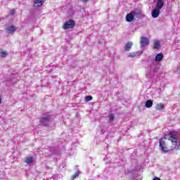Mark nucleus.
<instances>
[{"instance_id":"1","label":"nucleus","mask_w":180,"mask_h":180,"mask_svg":"<svg viewBox=\"0 0 180 180\" xmlns=\"http://www.w3.org/2000/svg\"><path fill=\"white\" fill-rule=\"evenodd\" d=\"M177 143L176 135L170 131L163 138L159 139V147L163 153H168V151H172L176 148Z\"/></svg>"},{"instance_id":"2","label":"nucleus","mask_w":180,"mask_h":180,"mask_svg":"<svg viewBox=\"0 0 180 180\" xmlns=\"http://www.w3.org/2000/svg\"><path fill=\"white\" fill-rule=\"evenodd\" d=\"M74 27H75V20L72 19H70L69 20L66 21L63 25V29L64 30H68V29H74Z\"/></svg>"},{"instance_id":"3","label":"nucleus","mask_w":180,"mask_h":180,"mask_svg":"<svg viewBox=\"0 0 180 180\" xmlns=\"http://www.w3.org/2000/svg\"><path fill=\"white\" fill-rule=\"evenodd\" d=\"M140 44L141 47H146V46L150 44V40L146 37H142L141 38Z\"/></svg>"},{"instance_id":"4","label":"nucleus","mask_w":180,"mask_h":180,"mask_svg":"<svg viewBox=\"0 0 180 180\" xmlns=\"http://www.w3.org/2000/svg\"><path fill=\"white\" fill-rule=\"evenodd\" d=\"M43 4H44V0H34V6L35 8H40V6H43Z\"/></svg>"},{"instance_id":"5","label":"nucleus","mask_w":180,"mask_h":180,"mask_svg":"<svg viewBox=\"0 0 180 180\" xmlns=\"http://www.w3.org/2000/svg\"><path fill=\"white\" fill-rule=\"evenodd\" d=\"M160 16V10L158 8H154L152 11V17L155 19Z\"/></svg>"},{"instance_id":"6","label":"nucleus","mask_w":180,"mask_h":180,"mask_svg":"<svg viewBox=\"0 0 180 180\" xmlns=\"http://www.w3.org/2000/svg\"><path fill=\"white\" fill-rule=\"evenodd\" d=\"M49 122H50V116L41 118V123L44 124V126H46Z\"/></svg>"},{"instance_id":"7","label":"nucleus","mask_w":180,"mask_h":180,"mask_svg":"<svg viewBox=\"0 0 180 180\" xmlns=\"http://www.w3.org/2000/svg\"><path fill=\"white\" fill-rule=\"evenodd\" d=\"M131 47H133V42L132 41L127 42L124 46L125 51H130V50H131Z\"/></svg>"},{"instance_id":"8","label":"nucleus","mask_w":180,"mask_h":180,"mask_svg":"<svg viewBox=\"0 0 180 180\" xmlns=\"http://www.w3.org/2000/svg\"><path fill=\"white\" fill-rule=\"evenodd\" d=\"M126 20L127 22H133V20H134V15H133V13H129L126 15Z\"/></svg>"},{"instance_id":"9","label":"nucleus","mask_w":180,"mask_h":180,"mask_svg":"<svg viewBox=\"0 0 180 180\" xmlns=\"http://www.w3.org/2000/svg\"><path fill=\"white\" fill-rule=\"evenodd\" d=\"M164 7V1L162 0H158L157 4H156V9H162Z\"/></svg>"},{"instance_id":"10","label":"nucleus","mask_w":180,"mask_h":180,"mask_svg":"<svg viewBox=\"0 0 180 180\" xmlns=\"http://www.w3.org/2000/svg\"><path fill=\"white\" fill-rule=\"evenodd\" d=\"M6 30L8 32V33H15V32H16V27L11 25L8 27Z\"/></svg>"},{"instance_id":"11","label":"nucleus","mask_w":180,"mask_h":180,"mask_svg":"<svg viewBox=\"0 0 180 180\" xmlns=\"http://www.w3.org/2000/svg\"><path fill=\"white\" fill-rule=\"evenodd\" d=\"M162 58H164V55L162 54V53H160L156 55V56L155 58V60L157 62L162 61Z\"/></svg>"},{"instance_id":"12","label":"nucleus","mask_w":180,"mask_h":180,"mask_svg":"<svg viewBox=\"0 0 180 180\" xmlns=\"http://www.w3.org/2000/svg\"><path fill=\"white\" fill-rule=\"evenodd\" d=\"M146 108H150L153 107V101L152 100H148L145 103Z\"/></svg>"},{"instance_id":"13","label":"nucleus","mask_w":180,"mask_h":180,"mask_svg":"<svg viewBox=\"0 0 180 180\" xmlns=\"http://www.w3.org/2000/svg\"><path fill=\"white\" fill-rule=\"evenodd\" d=\"M160 41H155L153 45V49L158 50V49H160Z\"/></svg>"},{"instance_id":"14","label":"nucleus","mask_w":180,"mask_h":180,"mask_svg":"<svg viewBox=\"0 0 180 180\" xmlns=\"http://www.w3.org/2000/svg\"><path fill=\"white\" fill-rule=\"evenodd\" d=\"M155 109L156 110H162V109H164V104L162 103L157 104Z\"/></svg>"},{"instance_id":"15","label":"nucleus","mask_w":180,"mask_h":180,"mask_svg":"<svg viewBox=\"0 0 180 180\" xmlns=\"http://www.w3.org/2000/svg\"><path fill=\"white\" fill-rule=\"evenodd\" d=\"M26 164H32V162H33V158L32 157H30L27 158L25 160Z\"/></svg>"},{"instance_id":"16","label":"nucleus","mask_w":180,"mask_h":180,"mask_svg":"<svg viewBox=\"0 0 180 180\" xmlns=\"http://www.w3.org/2000/svg\"><path fill=\"white\" fill-rule=\"evenodd\" d=\"M140 15H141L140 11L136 9L134 11V16H140Z\"/></svg>"},{"instance_id":"17","label":"nucleus","mask_w":180,"mask_h":180,"mask_svg":"<svg viewBox=\"0 0 180 180\" xmlns=\"http://www.w3.org/2000/svg\"><path fill=\"white\" fill-rule=\"evenodd\" d=\"M92 99H94L92 96H87L85 97V101L86 102H89V101H92Z\"/></svg>"},{"instance_id":"18","label":"nucleus","mask_w":180,"mask_h":180,"mask_svg":"<svg viewBox=\"0 0 180 180\" xmlns=\"http://www.w3.org/2000/svg\"><path fill=\"white\" fill-rule=\"evenodd\" d=\"M79 176V172H77L75 174L72 176V179H75V178H78Z\"/></svg>"},{"instance_id":"19","label":"nucleus","mask_w":180,"mask_h":180,"mask_svg":"<svg viewBox=\"0 0 180 180\" xmlns=\"http://www.w3.org/2000/svg\"><path fill=\"white\" fill-rule=\"evenodd\" d=\"M1 58H4V57H6V56H7V53H6V51H1Z\"/></svg>"},{"instance_id":"20","label":"nucleus","mask_w":180,"mask_h":180,"mask_svg":"<svg viewBox=\"0 0 180 180\" xmlns=\"http://www.w3.org/2000/svg\"><path fill=\"white\" fill-rule=\"evenodd\" d=\"M137 56V53H129L128 57H129L130 58H134V57Z\"/></svg>"},{"instance_id":"21","label":"nucleus","mask_w":180,"mask_h":180,"mask_svg":"<svg viewBox=\"0 0 180 180\" xmlns=\"http://www.w3.org/2000/svg\"><path fill=\"white\" fill-rule=\"evenodd\" d=\"M110 120H115V115L113 114H110L109 115Z\"/></svg>"},{"instance_id":"22","label":"nucleus","mask_w":180,"mask_h":180,"mask_svg":"<svg viewBox=\"0 0 180 180\" xmlns=\"http://www.w3.org/2000/svg\"><path fill=\"white\" fill-rule=\"evenodd\" d=\"M10 15H15V10H11Z\"/></svg>"},{"instance_id":"23","label":"nucleus","mask_w":180,"mask_h":180,"mask_svg":"<svg viewBox=\"0 0 180 180\" xmlns=\"http://www.w3.org/2000/svg\"><path fill=\"white\" fill-rule=\"evenodd\" d=\"M153 180H161V179H160V178H158V177H155V178L153 179Z\"/></svg>"},{"instance_id":"24","label":"nucleus","mask_w":180,"mask_h":180,"mask_svg":"<svg viewBox=\"0 0 180 180\" xmlns=\"http://www.w3.org/2000/svg\"><path fill=\"white\" fill-rule=\"evenodd\" d=\"M83 2L86 4V2H88V0H83Z\"/></svg>"},{"instance_id":"25","label":"nucleus","mask_w":180,"mask_h":180,"mask_svg":"<svg viewBox=\"0 0 180 180\" xmlns=\"http://www.w3.org/2000/svg\"><path fill=\"white\" fill-rule=\"evenodd\" d=\"M1 102H2V100H1V98H0V103H1Z\"/></svg>"}]
</instances>
